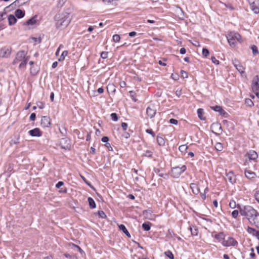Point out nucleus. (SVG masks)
Masks as SVG:
<instances>
[{
    "instance_id": "f257e3e1",
    "label": "nucleus",
    "mask_w": 259,
    "mask_h": 259,
    "mask_svg": "<svg viewBox=\"0 0 259 259\" xmlns=\"http://www.w3.org/2000/svg\"><path fill=\"white\" fill-rule=\"evenodd\" d=\"M241 215L244 217L251 225L259 228V213L250 205H237Z\"/></svg>"
},
{
    "instance_id": "f03ea898",
    "label": "nucleus",
    "mask_w": 259,
    "mask_h": 259,
    "mask_svg": "<svg viewBox=\"0 0 259 259\" xmlns=\"http://www.w3.org/2000/svg\"><path fill=\"white\" fill-rule=\"evenodd\" d=\"M56 21V26L57 28H64L70 23L71 18L69 13L64 12L56 15L55 17Z\"/></svg>"
},
{
    "instance_id": "7ed1b4c3",
    "label": "nucleus",
    "mask_w": 259,
    "mask_h": 259,
    "mask_svg": "<svg viewBox=\"0 0 259 259\" xmlns=\"http://www.w3.org/2000/svg\"><path fill=\"white\" fill-rule=\"evenodd\" d=\"M228 41L231 47H234L237 41H239L241 38V35L237 32H231L228 34L227 36Z\"/></svg>"
},
{
    "instance_id": "20e7f679",
    "label": "nucleus",
    "mask_w": 259,
    "mask_h": 259,
    "mask_svg": "<svg viewBox=\"0 0 259 259\" xmlns=\"http://www.w3.org/2000/svg\"><path fill=\"white\" fill-rule=\"evenodd\" d=\"M186 169V166L185 165L182 166H176L171 169V176L174 178H179L180 176L184 172Z\"/></svg>"
},
{
    "instance_id": "39448f33",
    "label": "nucleus",
    "mask_w": 259,
    "mask_h": 259,
    "mask_svg": "<svg viewBox=\"0 0 259 259\" xmlns=\"http://www.w3.org/2000/svg\"><path fill=\"white\" fill-rule=\"evenodd\" d=\"M12 52V48L11 46H6L0 49V58H9Z\"/></svg>"
},
{
    "instance_id": "423d86ee",
    "label": "nucleus",
    "mask_w": 259,
    "mask_h": 259,
    "mask_svg": "<svg viewBox=\"0 0 259 259\" xmlns=\"http://www.w3.org/2000/svg\"><path fill=\"white\" fill-rule=\"evenodd\" d=\"M250 9L256 14L259 13V2L258 0H248Z\"/></svg>"
},
{
    "instance_id": "0eeeda50",
    "label": "nucleus",
    "mask_w": 259,
    "mask_h": 259,
    "mask_svg": "<svg viewBox=\"0 0 259 259\" xmlns=\"http://www.w3.org/2000/svg\"><path fill=\"white\" fill-rule=\"evenodd\" d=\"M222 244L227 247L235 246L238 244V242L234 238L229 237L227 240L223 241Z\"/></svg>"
},
{
    "instance_id": "6e6552de",
    "label": "nucleus",
    "mask_w": 259,
    "mask_h": 259,
    "mask_svg": "<svg viewBox=\"0 0 259 259\" xmlns=\"http://www.w3.org/2000/svg\"><path fill=\"white\" fill-rule=\"evenodd\" d=\"M60 145L62 149H68L71 146V141L68 138H63L60 140Z\"/></svg>"
},
{
    "instance_id": "1a4fd4ad",
    "label": "nucleus",
    "mask_w": 259,
    "mask_h": 259,
    "mask_svg": "<svg viewBox=\"0 0 259 259\" xmlns=\"http://www.w3.org/2000/svg\"><path fill=\"white\" fill-rule=\"evenodd\" d=\"M156 112V109L153 104H150L146 109V114L150 118L154 117Z\"/></svg>"
},
{
    "instance_id": "9d476101",
    "label": "nucleus",
    "mask_w": 259,
    "mask_h": 259,
    "mask_svg": "<svg viewBox=\"0 0 259 259\" xmlns=\"http://www.w3.org/2000/svg\"><path fill=\"white\" fill-rule=\"evenodd\" d=\"M26 53L24 51H19L17 54L15 59L13 61V64H17L19 62L25 59Z\"/></svg>"
},
{
    "instance_id": "9b49d317",
    "label": "nucleus",
    "mask_w": 259,
    "mask_h": 259,
    "mask_svg": "<svg viewBox=\"0 0 259 259\" xmlns=\"http://www.w3.org/2000/svg\"><path fill=\"white\" fill-rule=\"evenodd\" d=\"M210 127L212 130V132L216 134H218V135H220L222 133L223 130L222 128V126L221 124L218 122L213 123L211 125Z\"/></svg>"
},
{
    "instance_id": "f8f14e48",
    "label": "nucleus",
    "mask_w": 259,
    "mask_h": 259,
    "mask_svg": "<svg viewBox=\"0 0 259 259\" xmlns=\"http://www.w3.org/2000/svg\"><path fill=\"white\" fill-rule=\"evenodd\" d=\"M51 119L49 116H43L41 119V125L45 127H49L51 125Z\"/></svg>"
},
{
    "instance_id": "ddd939ff",
    "label": "nucleus",
    "mask_w": 259,
    "mask_h": 259,
    "mask_svg": "<svg viewBox=\"0 0 259 259\" xmlns=\"http://www.w3.org/2000/svg\"><path fill=\"white\" fill-rule=\"evenodd\" d=\"M252 89L256 97L259 98V78H257L256 80L252 83Z\"/></svg>"
},
{
    "instance_id": "4468645a",
    "label": "nucleus",
    "mask_w": 259,
    "mask_h": 259,
    "mask_svg": "<svg viewBox=\"0 0 259 259\" xmlns=\"http://www.w3.org/2000/svg\"><path fill=\"white\" fill-rule=\"evenodd\" d=\"M30 136L31 137H40L42 135V133L39 128L36 127L33 130H30L28 132Z\"/></svg>"
},
{
    "instance_id": "2eb2a0df",
    "label": "nucleus",
    "mask_w": 259,
    "mask_h": 259,
    "mask_svg": "<svg viewBox=\"0 0 259 259\" xmlns=\"http://www.w3.org/2000/svg\"><path fill=\"white\" fill-rule=\"evenodd\" d=\"M226 177L231 184H234L236 182V177L232 171H230L228 173H227Z\"/></svg>"
},
{
    "instance_id": "dca6fc26",
    "label": "nucleus",
    "mask_w": 259,
    "mask_h": 259,
    "mask_svg": "<svg viewBox=\"0 0 259 259\" xmlns=\"http://www.w3.org/2000/svg\"><path fill=\"white\" fill-rule=\"evenodd\" d=\"M247 231L249 234L255 236L259 240V231L248 226L247 228Z\"/></svg>"
},
{
    "instance_id": "f3484780",
    "label": "nucleus",
    "mask_w": 259,
    "mask_h": 259,
    "mask_svg": "<svg viewBox=\"0 0 259 259\" xmlns=\"http://www.w3.org/2000/svg\"><path fill=\"white\" fill-rule=\"evenodd\" d=\"M210 108L214 111L219 112L220 115L224 116L225 114H227L226 112L224 111L220 106L217 105L215 106L211 107Z\"/></svg>"
},
{
    "instance_id": "a211bd4d",
    "label": "nucleus",
    "mask_w": 259,
    "mask_h": 259,
    "mask_svg": "<svg viewBox=\"0 0 259 259\" xmlns=\"http://www.w3.org/2000/svg\"><path fill=\"white\" fill-rule=\"evenodd\" d=\"M8 19L9 24L10 26L14 25L16 23L17 20L16 18V16L12 14L9 15Z\"/></svg>"
},
{
    "instance_id": "6ab92c4d",
    "label": "nucleus",
    "mask_w": 259,
    "mask_h": 259,
    "mask_svg": "<svg viewBox=\"0 0 259 259\" xmlns=\"http://www.w3.org/2000/svg\"><path fill=\"white\" fill-rule=\"evenodd\" d=\"M37 16L36 15H35L31 18L26 21V22L24 24L27 25H32L35 24L37 21Z\"/></svg>"
},
{
    "instance_id": "aec40b11",
    "label": "nucleus",
    "mask_w": 259,
    "mask_h": 259,
    "mask_svg": "<svg viewBox=\"0 0 259 259\" xmlns=\"http://www.w3.org/2000/svg\"><path fill=\"white\" fill-rule=\"evenodd\" d=\"M15 16L19 19L22 18L25 16V11L21 9H17L15 11Z\"/></svg>"
},
{
    "instance_id": "412c9836",
    "label": "nucleus",
    "mask_w": 259,
    "mask_h": 259,
    "mask_svg": "<svg viewBox=\"0 0 259 259\" xmlns=\"http://www.w3.org/2000/svg\"><path fill=\"white\" fill-rule=\"evenodd\" d=\"M247 154L248 157L250 160H255L258 156L257 153L254 151H250Z\"/></svg>"
},
{
    "instance_id": "4be33fe9",
    "label": "nucleus",
    "mask_w": 259,
    "mask_h": 259,
    "mask_svg": "<svg viewBox=\"0 0 259 259\" xmlns=\"http://www.w3.org/2000/svg\"><path fill=\"white\" fill-rule=\"evenodd\" d=\"M119 229L122 231L128 238H131V236L128 231H127L126 227L123 225L121 224L119 225Z\"/></svg>"
},
{
    "instance_id": "5701e85b",
    "label": "nucleus",
    "mask_w": 259,
    "mask_h": 259,
    "mask_svg": "<svg viewBox=\"0 0 259 259\" xmlns=\"http://www.w3.org/2000/svg\"><path fill=\"white\" fill-rule=\"evenodd\" d=\"M190 188L192 189L193 193L195 194H197L199 192V189L198 185L195 183H191L190 184Z\"/></svg>"
},
{
    "instance_id": "b1692460",
    "label": "nucleus",
    "mask_w": 259,
    "mask_h": 259,
    "mask_svg": "<svg viewBox=\"0 0 259 259\" xmlns=\"http://www.w3.org/2000/svg\"><path fill=\"white\" fill-rule=\"evenodd\" d=\"M245 177L249 179H251L254 178L256 176V174L254 172L250 171L249 170H245Z\"/></svg>"
},
{
    "instance_id": "393cba45",
    "label": "nucleus",
    "mask_w": 259,
    "mask_h": 259,
    "mask_svg": "<svg viewBox=\"0 0 259 259\" xmlns=\"http://www.w3.org/2000/svg\"><path fill=\"white\" fill-rule=\"evenodd\" d=\"M197 114L199 118L201 120H205V118L203 117L204 110L202 108H199L197 110Z\"/></svg>"
},
{
    "instance_id": "a878e982",
    "label": "nucleus",
    "mask_w": 259,
    "mask_h": 259,
    "mask_svg": "<svg viewBox=\"0 0 259 259\" xmlns=\"http://www.w3.org/2000/svg\"><path fill=\"white\" fill-rule=\"evenodd\" d=\"M88 201L89 206L91 208L93 209V208H96V203H95V201L94 200V199L92 197H89L88 198Z\"/></svg>"
},
{
    "instance_id": "bb28decb",
    "label": "nucleus",
    "mask_w": 259,
    "mask_h": 259,
    "mask_svg": "<svg viewBox=\"0 0 259 259\" xmlns=\"http://www.w3.org/2000/svg\"><path fill=\"white\" fill-rule=\"evenodd\" d=\"M214 238L218 240L219 241L222 240H225V235L223 232H221L218 234H215Z\"/></svg>"
},
{
    "instance_id": "cd10ccee",
    "label": "nucleus",
    "mask_w": 259,
    "mask_h": 259,
    "mask_svg": "<svg viewBox=\"0 0 259 259\" xmlns=\"http://www.w3.org/2000/svg\"><path fill=\"white\" fill-rule=\"evenodd\" d=\"M157 142L158 144L160 146H164L165 143V139L159 136L157 137Z\"/></svg>"
},
{
    "instance_id": "c85d7f7f",
    "label": "nucleus",
    "mask_w": 259,
    "mask_h": 259,
    "mask_svg": "<svg viewBox=\"0 0 259 259\" xmlns=\"http://www.w3.org/2000/svg\"><path fill=\"white\" fill-rule=\"evenodd\" d=\"M26 3V2L25 0H16L13 4L16 6L20 7L22 5L25 4Z\"/></svg>"
},
{
    "instance_id": "c756f323",
    "label": "nucleus",
    "mask_w": 259,
    "mask_h": 259,
    "mask_svg": "<svg viewBox=\"0 0 259 259\" xmlns=\"http://www.w3.org/2000/svg\"><path fill=\"white\" fill-rule=\"evenodd\" d=\"M142 228L143 229L146 231H148L150 230L151 227H150V223H144L142 224Z\"/></svg>"
},
{
    "instance_id": "7c9ffc66",
    "label": "nucleus",
    "mask_w": 259,
    "mask_h": 259,
    "mask_svg": "<svg viewBox=\"0 0 259 259\" xmlns=\"http://www.w3.org/2000/svg\"><path fill=\"white\" fill-rule=\"evenodd\" d=\"M68 55V51H64L60 58H59L58 60L59 61H63L65 58L66 56H67Z\"/></svg>"
},
{
    "instance_id": "2f4dec72",
    "label": "nucleus",
    "mask_w": 259,
    "mask_h": 259,
    "mask_svg": "<svg viewBox=\"0 0 259 259\" xmlns=\"http://www.w3.org/2000/svg\"><path fill=\"white\" fill-rule=\"evenodd\" d=\"M107 89L108 91L110 90L111 92L112 93H115V92L116 91L115 86L113 84H109L107 87Z\"/></svg>"
},
{
    "instance_id": "473e14b6",
    "label": "nucleus",
    "mask_w": 259,
    "mask_h": 259,
    "mask_svg": "<svg viewBox=\"0 0 259 259\" xmlns=\"http://www.w3.org/2000/svg\"><path fill=\"white\" fill-rule=\"evenodd\" d=\"M235 68L240 73H243L244 72V68L241 64L238 65Z\"/></svg>"
},
{
    "instance_id": "72a5a7b5",
    "label": "nucleus",
    "mask_w": 259,
    "mask_h": 259,
    "mask_svg": "<svg viewBox=\"0 0 259 259\" xmlns=\"http://www.w3.org/2000/svg\"><path fill=\"white\" fill-rule=\"evenodd\" d=\"M215 148L217 151H222L223 149V146L222 144L221 143H217L215 145Z\"/></svg>"
},
{
    "instance_id": "f704fd0d",
    "label": "nucleus",
    "mask_w": 259,
    "mask_h": 259,
    "mask_svg": "<svg viewBox=\"0 0 259 259\" xmlns=\"http://www.w3.org/2000/svg\"><path fill=\"white\" fill-rule=\"evenodd\" d=\"M245 103L247 105H248L249 107H252L254 105L253 102L252 101V100L250 99H245Z\"/></svg>"
},
{
    "instance_id": "c9c22d12",
    "label": "nucleus",
    "mask_w": 259,
    "mask_h": 259,
    "mask_svg": "<svg viewBox=\"0 0 259 259\" xmlns=\"http://www.w3.org/2000/svg\"><path fill=\"white\" fill-rule=\"evenodd\" d=\"M190 230L191 231L192 235L196 236L198 234V230L196 227H190Z\"/></svg>"
},
{
    "instance_id": "e433bc0d",
    "label": "nucleus",
    "mask_w": 259,
    "mask_h": 259,
    "mask_svg": "<svg viewBox=\"0 0 259 259\" xmlns=\"http://www.w3.org/2000/svg\"><path fill=\"white\" fill-rule=\"evenodd\" d=\"M164 254L170 259H174V255L170 251L167 250L164 252Z\"/></svg>"
},
{
    "instance_id": "4c0bfd02",
    "label": "nucleus",
    "mask_w": 259,
    "mask_h": 259,
    "mask_svg": "<svg viewBox=\"0 0 259 259\" xmlns=\"http://www.w3.org/2000/svg\"><path fill=\"white\" fill-rule=\"evenodd\" d=\"M188 148V146L186 145H182L179 146V150L183 153L185 152Z\"/></svg>"
},
{
    "instance_id": "58836bf2",
    "label": "nucleus",
    "mask_w": 259,
    "mask_h": 259,
    "mask_svg": "<svg viewBox=\"0 0 259 259\" xmlns=\"http://www.w3.org/2000/svg\"><path fill=\"white\" fill-rule=\"evenodd\" d=\"M112 40L115 42H119L120 40V36L118 34H114L113 36Z\"/></svg>"
},
{
    "instance_id": "ea45409f",
    "label": "nucleus",
    "mask_w": 259,
    "mask_h": 259,
    "mask_svg": "<svg viewBox=\"0 0 259 259\" xmlns=\"http://www.w3.org/2000/svg\"><path fill=\"white\" fill-rule=\"evenodd\" d=\"M175 235L174 231L171 229H168L166 234V236L168 238L173 237Z\"/></svg>"
},
{
    "instance_id": "a19ab883",
    "label": "nucleus",
    "mask_w": 259,
    "mask_h": 259,
    "mask_svg": "<svg viewBox=\"0 0 259 259\" xmlns=\"http://www.w3.org/2000/svg\"><path fill=\"white\" fill-rule=\"evenodd\" d=\"M153 154V152L150 150H146L143 153V155L145 157H151Z\"/></svg>"
},
{
    "instance_id": "79ce46f5",
    "label": "nucleus",
    "mask_w": 259,
    "mask_h": 259,
    "mask_svg": "<svg viewBox=\"0 0 259 259\" xmlns=\"http://www.w3.org/2000/svg\"><path fill=\"white\" fill-rule=\"evenodd\" d=\"M251 48L253 55H256L258 53V49L256 46L253 45L251 46Z\"/></svg>"
},
{
    "instance_id": "37998d69",
    "label": "nucleus",
    "mask_w": 259,
    "mask_h": 259,
    "mask_svg": "<svg viewBox=\"0 0 259 259\" xmlns=\"http://www.w3.org/2000/svg\"><path fill=\"white\" fill-rule=\"evenodd\" d=\"M111 117L112 120L114 121H117L118 118L117 114L116 113H113L111 114Z\"/></svg>"
},
{
    "instance_id": "c03bdc74",
    "label": "nucleus",
    "mask_w": 259,
    "mask_h": 259,
    "mask_svg": "<svg viewBox=\"0 0 259 259\" xmlns=\"http://www.w3.org/2000/svg\"><path fill=\"white\" fill-rule=\"evenodd\" d=\"M98 213L99 217H100L102 219H104V218H106V215L105 213L102 210L98 211Z\"/></svg>"
},
{
    "instance_id": "a18cd8bd",
    "label": "nucleus",
    "mask_w": 259,
    "mask_h": 259,
    "mask_svg": "<svg viewBox=\"0 0 259 259\" xmlns=\"http://www.w3.org/2000/svg\"><path fill=\"white\" fill-rule=\"evenodd\" d=\"M229 206L232 208H234L236 207H237V205H236V202L233 200L230 201L229 203Z\"/></svg>"
},
{
    "instance_id": "49530a36",
    "label": "nucleus",
    "mask_w": 259,
    "mask_h": 259,
    "mask_svg": "<svg viewBox=\"0 0 259 259\" xmlns=\"http://www.w3.org/2000/svg\"><path fill=\"white\" fill-rule=\"evenodd\" d=\"M209 51L206 48H203L202 49V55L203 56L206 57L209 55Z\"/></svg>"
},
{
    "instance_id": "de8ad7c7",
    "label": "nucleus",
    "mask_w": 259,
    "mask_h": 259,
    "mask_svg": "<svg viewBox=\"0 0 259 259\" xmlns=\"http://www.w3.org/2000/svg\"><path fill=\"white\" fill-rule=\"evenodd\" d=\"M21 63L19 64V68H22V67H24L25 66L26 63H27V59H25L24 60H23L21 61Z\"/></svg>"
},
{
    "instance_id": "09e8293b",
    "label": "nucleus",
    "mask_w": 259,
    "mask_h": 259,
    "mask_svg": "<svg viewBox=\"0 0 259 259\" xmlns=\"http://www.w3.org/2000/svg\"><path fill=\"white\" fill-rule=\"evenodd\" d=\"M59 131L62 136H65L67 134V130L65 127H62V128H59Z\"/></svg>"
},
{
    "instance_id": "8fccbe9b",
    "label": "nucleus",
    "mask_w": 259,
    "mask_h": 259,
    "mask_svg": "<svg viewBox=\"0 0 259 259\" xmlns=\"http://www.w3.org/2000/svg\"><path fill=\"white\" fill-rule=\"evenodd\" d=\"M66 0H59L57 4V7L58 8L62 7L65 4Z\"/></svg>"
},
{
    "instance_id": "3c124183",
    "label": "nucleus",
    "mask_w": 259,
    "mask_h": 259,
    "mask_svg": "<svg viewBox=\"0 0 259 259\" xmlns=\"http://www.w3.org/2000/svg\"><path fill=\"white\" fill-rule=\"evenodd\" d=\"M239 211L238 210H234L232 212V217L234 218H236L238 215Z\"/></svg>"
},
{
    "instance_id": "603ef678",
    "label": "nucleus",
    "mask_w": 259,
    "mask_h": 259,
    "mask_svg": "<svg viewBox=\"0 0 259 259\" xmlns=\"http://www.w3.org/2000/svg\"><path fill=\"white\" fill-rule=\"evenodd\" d=\"M37 106L40 109L44 108L45 103L41 102H38L36 103Z\"/></svg>"
},
{
    "instance_id": "864d4df0",
    "label": "nucleus",
    "mask_w": 259,
    "mask_h": 259,
    "mask_svg": "<svg viewBox=\"0 0 259 259\" xmlns=\"http://www.w3.org/2000/svg\"><path fill=\"white\" fill-rule=\"evenodd\" d=\"M108 54L107 52H102L101 53V57L104 59H106L108 57Z\"/></svg>"
},
{
    "instance_id": "5fc2aeb1",
    "label": "nucleus",
    "mask_w": 259,
    "mask_h": 259,
    "mask_svg": "<svg viewBox=\"0 0 259 259\" xmlns=\"http://www.w3.org/2000/svg\"><path fill=\"white\" fill-rule=\"evenodd\" d=\"M181 76L183 78L188 77V74H187V73L186 71H184V70H181Z\"/></svg>"
},
{
    "instance_id": "6e6d98bb",
    "label": "nucleus",
    "mask_w": 259,
    "mask_h": 259,
    "mask_svg": "<svg viewBox=\"0 0 259 259\" xmlns=\"http://www.w3.org/2000/svg\"><path fill=\"white\" fill-rule=\"evenodd\" d=\"M211 60L213 63H214L217 65H218L220 63L219 61L217 60L216 58H215V57H211Z\"/></svg>"
},
{
    "instance_id": "4d7b16f0",
    "label": "nucleus",
    "mask_w": 259,
    "mask_h": 259,
    "mask_svg": "<svg viewBox=\"0 0 259 259\" xmlns=\"http://www.w3.org/2000/svg\"><path fill=\"white\" fill-rule=\"evenodd\" d=\"M146 133L149 134L152 136L153 137H154L155 136V133L153 132L151 129H147L146 131Z\"/></svg>"
},
{
    "instance_id": "13d9d810",
    "label": "nucleus",
    "mask_w": 259,
    "mask_h": 259,
    "mask_svg": "<svg viewBox=\"0 0 259 259\" xmlns=\"http://www.w3.org/2000/svg\"><path fill=\"white\" fill-rule=\"evenodd\" d=\"M30 120H31V121H34L35 120V118H36V114L35 113H32L30 114Z\"/></svg>"
},
{
    "instance_id": "bf43d9fd",
    "label": "nucleus",
    "mask_w": 259,
    "mask_h": 259,
    "mask_svg": "<svg viewBox=\"0 0 259 259\" xmlns=\"http://www.w3.org/2000/svg\"><path fill=\"white\" fill-rule=\"evenodd\" d=\"M64 185V182L62 181H59L58 182L56 185V187L57 188H60L61 186H62Z\"/></svg>"
},
{
    "instance_id": "052dcab7",
    "label": "nucleus",
    "mask_w": 259,
    "mask_h": 259,
    "mask_svg": "<svg viewBox=\"0 0 259 259\" xmlns=\"http://www.w3.org/2000/svg\"><path fill=\"white\" fill-rule=\"evenodd\" d=\"M232 62H233V64L234 65V66L235 67H236L238 65H239L240 63V62H239L238 60H237V59H234V60H232Z\"/></svg>"
},
{
    "instance_id": "680f3d73",
    "label": "nucleus",
    "mask_w": 259,
    "mask_h": 259,
    "mask_svg": "<svg viewBox=\"0 0 259 259\" xmlns=\"http://www.w3.org/2000/svg\"><path fill=\"white\" fill-rule=\"evenodd\" d=\"M169 122L171 123V124H178V120L176 119H174V118H171L170 120H169Z\"/></svg>"
},
{
    "instance_id": "e2e57ef3",
    "label": "nucleus",
    "mask_w": 259,
    "mask_h": 259,
    "mask_svg": "<svg viewBox=\"0 0 259 259\" xmlns=\"http://www.w3.org/2000/svg\"><path fill=\"white\" fill-rule=\"evenodd\" d=\"M109 138L106 136H104L102 138V141L104 143H108V142L109 141Z\"/></svg>"
},
{
    "instance_id": "0e129e2a",
    "label": "nucleus",
    "mask_w": 259,
    "mask_h": 259,
    "mask_svg": "<svg viewBox=\"0 0 259 259\" xmlns=\"http://www.w3.org/2000/svg\"><path fill=\"white\" fill-rule=\"evenodd\" d=\"M255 200L259 203V191H257L254 194Z\"/></svg>"
},
{
    "instance_id": "69168bd1",
    "label": "nucleus",
    "mask_w": 259,
    "mask_h": 259,
    "mask_svg": "<svg viewBox=\"0 0 259 259\" xmlns=\"http://www.w3.org/2000/svg\"><path fill=\"white\" fill-rule=\"evenodd\" d=\"M121 126L123 130V131H126L127 128V124L125 122H122L121 123Z\"/></svg>"
},
{
    "instance_id": "338daca9",
    "label": "nucleus",
    "mask_w": 259,
    "mask_h": 259,
    "mask_svg": "<svg viewBox=\"0 0 259 259\" xmlns=\"http://www.w3.org/2000/svg\"><path fill=\"white\" fill-rule=\"evenodd\" d=\"M105 146L108 148V149L109 150V151H113V148L112 147H111V145L110 144V143H106L105 144Z\"/></svg>"
},
{
    "instance_id": "774afa93",
    "label": "nucleus",
    "mask_w": 259,
    "mask_h": 259,
    "mask_svg": "<svg viewBox=\"0 0 259 259\" xmlns=\"http://www.w3.org/2000/svg\"><path fill=\"white\" fill-rule=\"evenodd\" d=\"M250 250L251 251V252L250 253V256L251 258H253L255 256V254L254 253V249L251 248Z\"/></svg>"
}]
</instances>
